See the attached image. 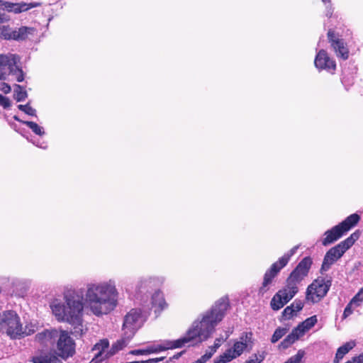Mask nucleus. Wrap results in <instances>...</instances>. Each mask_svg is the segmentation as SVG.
<instances>
[{"mask_svg":"<svg viewBox=\"0 0 363 363\" xmlns=\"http://www.w3.org/2000/svg\"><path fill=\"white\" fill-rule=\"evenodd\" d=\"M19 57L14 54L0 55V78L6 79L9 74L21 82L24 80V73L17 65Z\"/></svg>","mask_w":363,"mask_h":363,"instance_id":"8","label":"nucleus"},{"mask_svg":"<svg viewBox=\"0 0 363 363\" xmlns=\"http://www.w3.org/2000/svg\"><path fill=\"white\" fill-rule=\"evenodd\" d=\"M14 118H15V120L20 121V120L16 116H15ZM21 122L23 123V124H26L28 127H29L35 134H36L39 136H42V135H45L44 128L42 126H40L36 123L33 122V121H21Z\"/></svg>","mask_w":363,"mask_h":363,"instance_id":"27","label":"nucleus"},{"mask_svg":"<svg viewBox=\"0 0 363 363\" xmlns=\"http://www.w3.org/2000/svg\"><path fill=\"white\" fill-rule=\"evenodd\" d=\"M360 217L357 213H353L347 217L342 222L339 223L345 233L348 232L352 227L359 221Z\"/></svg>","mask_w":363,"mask_h":363,"instance_id":"25","label":"nucleus"},{"mask_svg":"<svg viewBox=\"0 0 363 363\" xmlns=\"http://www.w3.org/2000/svg\"><path fill=\"white\" fill-rule=\"evenodd\" d=\"M118 296L114 279L91 281L85 288L66 289L63 292L64 302L54 299L50 308L58 322L69 324L75 335H82L86 330L84 308L97 317L107 315L116 308Z\"/></svg>","mask_w":363,"mask_h":363,"instance_id":"1","label":"nucleus"},{"mask_svg":"<svg viewBox=\"0 0 363 363\" xmlns=\"http://www.w3.org/2000/svg\"><path fill=\"white\" fill-rule=\"evenodd\" d=\"M0 106H3L4 108H9L11 106L9 99L0 94Z\"/></svg>","mask_w":363,"mask_h":363,"instance_id":"41","label":"nucleus"},{"mask_svg":"<svg viewBox=\"0 0 363 363\" xmlns=\"http://www.w3.org/2000/svg\"><path fill=\"white\" fill-rule=\"evenodd\" d=\"M57 361L56 356L42 355L33 358V363H56Z\"/></svg>","mask_w":363,"mask_h":363,"instance_id":"29","label":"nucleus"},{"mask_svg":"<svg viewBox=\"0 0 363 363\" xmlns=\"http://www.w3.org/2000/svg\"><path fill=\"white\" fill-rule=\"evenodd\" d=\"M0 333H6L12 339L22 337L23 326L20 317L15 311L0 313Z\"/></svg>","mask_w":363,"mask_h":363,"instance_id":"6","label":"nucleus"},{"mask_svg":"<svg viewBox=\"0 0 363 363\" xmlns=\"http://www.w3.org/2000/svg\"><path fill=\"white\" fill-rule=\"evenodd\" d=\"M13 4L14 3L5 1V3L3 4V9L9 13H13Z\"/></svg>","mask_w":363,"mask_h":363,"instance_id":"45","label":"nucleus"},{"mask_svg":"<svg viewBox=\"0 0 363 363\" xmlns=\"http://www.w3.org/2000/svg\"><path fill=\"white\" fill-rule=\"evenodd\" d=\"M141 325L142 317L140 310H130L124 318L122 328L123 337L122 339L114 343L108 352H106L108 347V341L107 340H102L94 346L93 351L95 352L94 359H95L96 362H101L103 359L113 355L125 347Z\"/></svg>","mask_w":363,"mask_h":363,"instance_id":"3","label":"nucleus"},{"mask_svg":"<svg viewBox=\"0 0 363 363\" xmlns=\"http://www.w3.org/2000/svg\"><path fill=\"white\" fill-rule=\"evenodd\" d=\"M35 29L32 27L21 26L17 29H11V40L22 41L28 39L29 36L33 35Z\"/></svg>","mask_w":363,"mask_h":363,"instance_id":"22","label":"nucleus"},{"mask_svg":"<svg viewBox=\"0 0 363 363\" xmlns=\"http://www.w3.org/2000/svg\"><path fill=\"white\" fill-rule=\"evenodd\" d=\"M129 354H133V355H147L148 354L147 347H145L143 349L131 350L129 352Z\"/></svg>","mask_w":363,"mask_h":363,"instance_id":"44","label":"nucleus"},{"mask_svg":"<svg viewBox=\"0 0 363 363\" xmlns=\"http://www.w3.org/2000/svg\"><path fill=\"white\" fill-rule=\"evenodd\" d=\"M322 1L326 5V13H325V15L328 16V17H331L332 14H333V7H332V5H331V1L330 0H322Z\"/></svg>","mask_w":363,"mask_h":363,"instance_id":"43","label":"nucleus"},{"mask_svg":"<svg viewBox=\"0 0 363 363\" xmlns=\"http://www.w3.org/2000/svg\"><path fill=\"white\" fill-rule=\"evenodd\" d=\"M296 314V313L294 311V308L291 306V305L285 308V309L282 312V315L285 319H290Z\"/></svg>","mask_w":363,"mask_h":363,"instance_id":"37","label":"nucleus"},{"mask_svg":"<svg viewBox=\"0 0 363 363\" xmlns=\"http://www.w3.org/2000/svg\"><path fill=\"white\" fill-rule=\"evenodd\" d=\"M13 97L17 101H23L28 97V94L21 85H14Z\"/></svg>","mask_w":363,"mask_h":363,"instance_id":"28","label":"nucleus"},{"mask_svg":"<svg viewBox=\"0 0 363 363\" xmlns=\"http://www.w3.org/2000/svg\"><path fill=\"white\" fill-rule=\"evenodd\" d=\"M356 307H354V305L351 304V301H350L344 310L342 318L345 319V318H347L348 316H350L353 313V310Z\"/></svg>","mask_w":363,"mask_h":363,"instance_id":"39","label":"nucleus"},{"mask_svg":"<svg viewBox=\"0 0 363 363\" xmlns=\"http://www.w3.org/2000/svg\"><path fill=\"white\" fill-rule=\"evenodd\" d=\"M5 79H6L0 78V91H2L5 94H8L11 91V89L8 84L1 81Z\"/></svg>","mask_w":363,"mask_h":363,"instance_id":"42","label":"nucleus"},{"mask_svg":"<svg viewBox=\"0 0 363 363\" xmlns=\"http://www.w3.org/2000/svg\"><path fill=\"white\" fill-rule=\"evenodd\" d=\"M328 38L337 56L347 60L349 57V50L345 46L343 40L338 38L331 30L328 32Z\"/></svg>","mask_w":363,"mask_h":363,"instance_id":"17","label":"nucleus"},{"mask_svg":"<svg viewBox=\"0 0 363 363\" xmlns=\"http://www.w3.org/2000/svg\"><path fill=\"white\" fill-rule=\"evenodd\" d=\"M297 284L287 279L285 287L279 290L272 298L270 303L272 308L278 311L291 300L298 291Z\"/></svg>","mask_w":363,"mask_h":363,"instance_id":"9","label":"nucleus"},{"mask_svg":"<svg viewBox=\"0 0 363 363\" xmlns=\"http://www.w3.org/2000/svg\"><path fill=\"white\" fill-rule=\"evenodd\" d=\"M126 363H143V361H135V362H129Z\"/></svg>","mask_w":363,"mask_h":363,"instance_id":"50","label":"nucleus"},{"mask_svg":"<svg viewBox=\"0 0 363 363\" xmlns=\"http://www.w3.org/2000/svg\"><path fill=\"white\" fill-rule=\"evenodd\" d=\"M331 281L323 277L315 279L307 288L306 298L312 303L320 301L328 293Z\"/></svg>","mask_w":363,"mask_h":363,"instance_id":"12","label":"nucleus"},{"mask_svg":"<svg viewBox=\"0 0 363 363\" xmlns=\"http://www.w3.org/2000/svg\"><path fill=\"white\" fill-rule=\"evenodd\" d=\"M228 308V301L220 298L210 310L199 316L185 335L179 338L182 347L207 340L214 332L216 325L224 318Z\"/></svg>","mask_w":363,"mask_h":363,"instance_id":"2","label":"nucleus"},{"mask_svg":"<svg viewBox=\"0 0 363 363\" xmlns=\"http://www.w3.org/2000/svg\"><path fill=\"white\" fill-rule=\"evenodd\" d=\"M352 363H363V353L352 358Z\"/></svg>","mask_w":363,"mask_h":363,"instance_id":"46","label":"nucleus"},{"mask_svg":"<svg viewBox=\"0 0 363 363\" xmlns=\"http://www.w3.org/2000/svg\"><path fill=\"white\" fill-rule=\"evenodd\" d=\"M355 342L354 340H351L340 347L337 350L333 362L340 363V362L344 356L347 354L352 349H353L355 347Z\"/></svg>","mask_w":363,"mask_h":363,"instance_id":"24","label":"nucleus"},{"mask_svg":"<svg viewBox=\"0 0 363 363\" xmlns=\"http://www.w3.org/2000/svg\"><path fill=\"white\" fill-rule=\"evenodd\" d=\"M311 264L312 259L311 257L303 258L292 271L288 279H290V281L298 284L307 276Z\"/></svg>","mask_w":363,"mask_h":363,"instance_id":"15","label":"nucleus"},{"mask_svg":"<svg viewBox=\"0 0 363 363\" xmlns=\"http://www.w3.org/2000/svg\"><path fill=\"white\" fill-rule=\"evenodd\" d=\"M146 347L148 354H150L153 353H158L160 352L165 351L167 350L180 348L182 347V345L179 339H177L173 341L164 340L160 343L148 345Z\"/></svg>","mask_w":363,"mask_h":363,"instance_id":"19","label":"nucleus"},{"mask_svg":"<svg viewBox=\"0 0 363 363\" xmlns=\"http://www.w3.org/2000/svg\"><path fill=\"white\" fill-rule=\"evenodd\" d=\"M298 249V245L294 246L289 252L285 253L280 257L277 262L273 263L270 268L267 270L264 275L262 286L259 287V294L262 296L264 295L269 289V286L272 284L274 277L277 276L279 272L283 269L289 262L291 257L296 252Z\"/></svg>","mask_w":363,"mask_h":363,"instance_id":"7","label":"nucleus"},{"mask_svg":"<svg viewBox=\"0 0 363 363\" xmlns=\"http://www.w3.org/2000/svg\"><path fill=\"white\" fill-rule=\"evenodd\" d=\"M152 305L156 308V311H163L167 308V303L164 299L163 293L160 290H157L152 295Z\"/></svg>","mask_w":363,"mask_h":363,"instance_id":"23","label":"nucleus"},{"mask_svg":"<svg viewBox=\"0 0 363 363\" xmlns=\"http://www.w3.org/2000/svg\"><path fill=\"white\" fill-rule=\"evenodd\" d=\"M359 238V233L354 232L347 239L340 242L336 246L330 248L325 254L321 267V272H327L330 267L338 260L344 253L350 249Z\"/></svg>","mask_w":363,"mask_h":363,"instance_id":"5","label":"nucleus"},{"mask_svg":"<svg viewBox=\"0 0 363 363\" xmlns=\"http://www.w3.org/2000/svg\"><path fill=\"white\" fill-rule=\"evenodd\" d=\"M18 108L23 111L25 113L29 115V116H36V111L35 108H32L29 104H26V105H18Z\"/></svg>","mask_w":363,"mask_h":363,"instance_id":"35","label":"nucleus"},{"mask_svg":"<svg viewBox=\"0 0 363 363\" xmlns=\"http://www.w3.org/2000/svg\"><path fill=\"white\" fill-rule=\"evenodd\" d=\"M346 233L342 230L340 224L328 230L324 233V238L322 240V244L324 246L330 245L339 240Z\"/></svg>","mask_w":363,"mask_h":363,"instance_id":"20","label":"nucleus"},{"mask_svg":"<svg viewBox=\"0 0 363 363\" xmlns=\"http://www.w3.org/2000/svg\"><path fill=\"white\" fill-rule=\"evenodd\" d=\"M164 359V357H158V358H152V359H150L146 361H143V363H157L160 361H162Z\"/></svg>","mask_w":363,"mask_h":363,"instance_id":"47","label":"nucleus"},{"mask_svg":"<svg viewBox=\"0 0 363 363\" xmlns=\"http://www.w3.org/2000/svg\"><path fill=\"white\" fill-rule=\"evenodd\" d=\"M291 306L294 308L296 313L300 311L303 307V303L301 300L296 299L291 304Z\"/></svg>","mask_w":363,"mask_h":363,"instance_id":"40","label":"nucleus"},{"mask_svg":"<svg viewBox=\"0 0 363 363\" xmlns=\"http://www.w3.org/2000/svg\"><path fill=\"white\" fill-rule=\"evenodd\" d=\"M38 329V326L36 323L30 322L28 323L25 328H23V333L22 337L24 335H30L33 333H34Z\"/></svg>","mask_w":363,"mask_h":363,"instance_id":"34","label":"nucleus"},{"mask_svg":"<svg viewBox=\"0 0 363 363\" xmlns=\"http://www.w3.org/2000/svg\"><path fill=\"white\" fill-rule=\"evenodd\" d=\"M40 5V3H26V2H20V3H14L13 8V13L15 14H18L25 11H27L33 8L38 7Z\"/></svg>","mask_w":363,"mask_h":363,"instance_id":"26","label":"nucleus"},{"mask_svg":"<svg viewBox=\"0 0 363 363\" xmlns=\"http://www.w3.org/2000/svg\"><path fill=\"white\" fill-rule=\"evenodd\" d=\"M11 28L9 26H0V38L11 40Z\"/></svg>","mask_w":363,"mask_h":363,"instance_id":"30","label":"nucleus"},{"mask_svg":"<svg viewBox=\"0 0 363 363\" xmlns=\"http://www.w3.org/2000/svg\"><path fill=\"white\" fill-rule=\"evenodd\" d=\"M7 21H9V18H6V16L4 13H2L0 11V23L6 22Z\"/></svg>","mask_w":363,"mask_h":363,"instance_id":"49","label":"nucleus"},{"mask_svg":"<svg viewBox=\"0 0 363 363\" xmlns=\"http://www.w3.org/2000/svg\"><path fill=\"white\" fill-rule=\"evenodd\" d=\"M264 359L262 354H255L245 363H261Z\"/></svg>","mask_w":363,"mask_h":363,"instance_id":"38","label":"nucleus"},{"mask_svg":"<svg viewBox=\"0 0 363 363\" xmlns=\"http://www.w3.org/2000/svg\"><path fill=\"white\" fill-rule=\"evenodd\" d=\"M5 3V1L0 0V6L3 7V4Z\"/></svg>","mask_w":363,"mask_h":363,"instance_id":"51","label":"nucleus"},{"mask_svg":"<svg viewBox=\"0 0 363 363\" xmlns=\"http://www.w3.org/2000/svg\"><path fill=\"white\" fill-rule=\"evenodd\" d=\"M253 347V335L251 332L242 333L239 338L233 341V345L224 352L213 359V363H229L240 357L245 351Z\"/></svg>","mask_w":363,"mask_h":363,"instance_id":"4","label":"nucleus"},{"mask_svg":"<svg viewBox=\"0 0 363 363\" xmlns=\"http://www.w3.org/2000/svg\"><path fill=\"white\" fill-rule=\"evenodd\" d=\"M317 321L318 319L316 315H313L306 319L286 337V338L281 342L280 347L284 349L288 348L296 340L302 337L307 331L312 328Z\"/></svg>","mask_w":363,"mask_h":363,"instance_id":"13","label":"nucleus"},{"mask_svg":"<svg viewBox=\"0 0 363 363\" xmlns=\"http://www.w3.org/2000/svg\"><path fill=\"white\" fill-rule=\"evenodd\" d=\"M287 331L288 329L284 328H278L276 329L271 339L272 342L275 343L279 341L287 333Z\"/></svg>","mask_w":363,"mask_h":363,"instance_id":"31","label":"nucleus"},{"mask_svg":"<svg viewBox=\"0 0 363 363\" xmlns=\"http://www.w3.org/2000/svg\"><path fill=\"white\" fill-rule=\"evenodd\" d=\"M215 352V350H213L209 347L208 349L206 351L205 354L202 355L199 359H198V360L200 362V363H206L208 359L211 358Z\"/></svg>","mask_w":363,"mask_h":363,"instance_id":"36","label":"nucleus"},{"mask_svg":"<svg viewBox=\"0 0 363 363\" xmlns=\"http://www.w3.org/2000/svg\"><path fill=\"white\" fill-rule=\"evenodd\" d=\"M59 330L56 329L44 330L35 335V341L45 347H51L56 342Z\"/></svg>","mask_w":363,"mask_h":363,"instance_id":"18","label":"nucleus"},{"mask_svg":"<svg viewBox=\"0 0 363 363\" xmlns=\"http://www.w3.org/2000/svg\"><path fill=\"white\" fill-rule=\"evenodd\" d=\"M35 146L38 147H40L42 149H46L48 145H47V143L45 142H43V143H38V142H35V141H33L32 142Z\"/></svg>","mask_w":363,"mask_h":363,"instance_id":"48","label":"nucleus"},{"mask_svg":"<svg viewBox=\"0 0 363 363\" xmlns=\"http://www.w3.org/2000/svg\"><path fill=\"white\" fill-rule=\"evenodd\" d=\"M314 65L318 70H326L329 72H333L336 68L335 61L328 56L324 50H320L317 53Z\"/></svg>","mask_w":363,"mask_h":363,"instance_id":"16","label":"nucleus"},{"mask_svg":"<svg viewBox=\"0 0 363 363\" xmlns=\"http://www.w3.org/2000/svg\"><path fill=\"white\" fill-rule=\"evenodd\" d=\"M231 333H232V331H228L226 333V335L225 337L221 336V337L216 338V340L214 341V344L212 346H211L210 347H211L213 350H215V351L216 352L217 350L220 347L222 343H223L224 342H225L227 340V339L230 337Z\"/></svg>","mask_w":363,"mask_h":363,"instance_id":"33","label":"nucleus"},{"mask_svg":"<svg viewBox=\"0 0 363 363\" xmlns=\"http://www.w3.org/2000/svg\"><path fill=\"white\" fill-rule=\"evenodd\" d=\"M351 304L354 307H359L363 303V286L359 290L356 295L351 299Z\"/></svg>","mask_w":363,"mask_h":363,"instance_id":"32","label":"nucleus"},{"mask_svg":"<svg viewBox=\"0 0 363 363\" xmlns=\"http://www.w3.org/2000/svg\"><path fill=\"white\" fill-rule=\"evenodd\" d=\"M297 284L287 279L285 287L279 290L272 298L270 303L272 308L278 311L291 300L298 291Z\"/></svg>","mask_w":363,"mask_h":363,"instance_id":"10","label":"nucleus"},{"mask_svg":"<svg viewBox=\"0 0 363 363\" xmlns=\"http://www.w3.org/2000/svg\"><path fill=\"white\" fill-rule=\"evenodd\" d=\"M56 346L57 355L63 359L73 356L75 352V343L66 330H59Z\"/></svg>","mask_w":363,"mask_h":363,"instance_id":"14","label":"nucleus"},{"mask_svg":"<svg viewBox=\"0 0 363 363\" xmlns=\"http://www.w3.org/2000/svg\"><path fill=\"white\" fill-rule=\"evenodd\" d=\"M297 284L287 279L285 287L279 290L272 298L270 303L272 308L278 311L291 300L298 291Z\"/></svg>","mask_w":363,"mask_h":363,"instance_id":"11","label":"nucleus"},{"mask_svg":"<svg viewBox=\"0 0 363 363\" xmlns=\"http://www.w3.org/2000/svg\"><path fill=\"white\" fill-rule=\"evenodd\" d=\"M159 278L156 277H143L140 278L135 286V292L138 294L148 292L158 282Z\"/></svg>","mask_w":363,"mask_h":363,"instance_id":"21","label":"nucleus"}]
</instances>
